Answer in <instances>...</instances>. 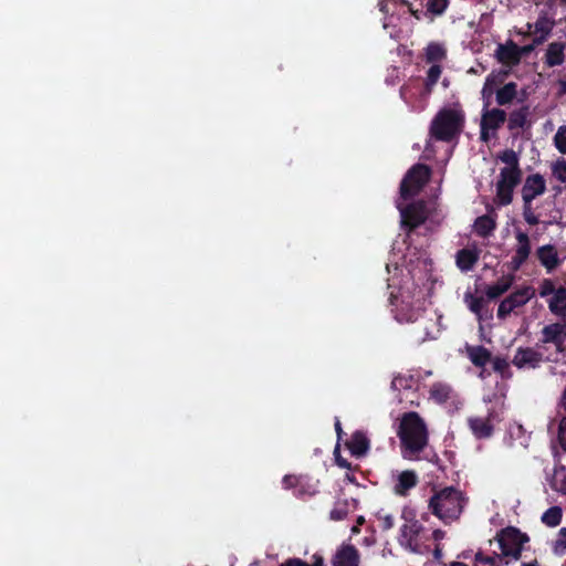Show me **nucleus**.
Here are the masks:
<instances>
[{
  "mask_svg": "<svg viewBox=\"0 0 566 566\" xmlns=\"http://www.w3.org/2000/svg\"><path fill=\"white\" fill-rule=\"evenodd\" d=\"M392 304L396 308V318L399 322L417 323L411 331L416 343L437 338L440 333L438 321L421 315L426 304L423 289L416 286L413 282H406L399 295L394 296Z\"/></svg>",
  "mask_w": 566,
  "mask_h": 566,
  "instance_id": "f257e3e1",
  "label": "nucleus"
},
{
  "mask_svg": "<svg viewBox=\"0 0 566 566\" xmlns=\"http://www.w3.org/2000/svg\"><path fill=\"white\" fill-rule=\"evenodd\" d=\"M398 437L401 441L403 458L412 459L427 446L428 429L418 413L408 412L400 420Z\"/></svg>",
  "mask_w": 566,
  "mask_h": 566,
  "instance_id": "f03ea898",
  "label": "nucleus"
},
{
  "mask_svg": "<svg viewBox=\"0 0 566 566\" xmlns=\"http://www.w3.org/2000/svg\"><path fill=\"white\" fill-rule=\"evenodd\" d=\"M467 497L462 491L448 486L437 491L429 500V510L443 523H451L460 517L465 505Z\"/></svg>",
  "mask_w": 566,
  "mask_h": 566,
  "instance_id": "7ed1b4c3",
  "label": "nucleus"
},
{
  "mask_svg": "<svg viewBox=\"0 0 566 566\" xmlns=\"http://www.w3.org/2000/svg\"><path fill=\"white\" fill-rule=\"evenodd\" d=\"M499 158L505 166L501 169L496 182V199L499 205L507 206L512 202L514 189L521 181L522 170L514 150L506 149Z\"/></svg>",
  "mask_w": 566,
  "mask_h": 566,
  "instance_id": "20e7f679",
  "label": "nucleus"
},
{
  "mask_svg": "<svg viewBox=\"0 0 566 566\" xmlns=\"http://www.w3.org/2000/svg\"><path fill=\"white\" fill-rule=\"evenodd\" d=\"M464 114L459 107L441 109L431 123L430 133L440 140H451L462 130Z\"/></svg>",
  "mask_w": 566,
  "mask_h": 566,
  "instance_id": "39448f33",
  "label": "nucleus"
},
{
  "mask_svg": "<svg viewBox=\"0 0 566 566\" xmlns=\"http://www.w3.org/2000/svg\"><path fill=\"white\" fill-rule=\"evenodd\" d=\"M399 544L411 553L426 554L430 551V534L417 520H408L400 527Z\"/></svg>",
  "mask_w": 566,
  "mask_h": 566,
  "instance_id": "423d86ee",
  "label": "nucleus"
},
{
  "mask_svg": "<svg viewBox=\"0 0 566 566\" xmlns=\"http://www.w3.org/2000/svg\"><path fill=\"white\" fill-rule=\"evenodd\" d=\"M538 294L542 298H545L549 312L559 317L562 321H566V287L557 285L551 279H544L541 281L538 286Z\"/></svg>",
  "mask_w": 566,
  "mask_h": 566,
  "instance_id": "0eeeda50",
  "label": "nucleus"
},
{
  "mask_svg": "<svg viewBox=\"0 0 566 566\" xmlns=\"http://www.w3.org/2000/svg\"><path fill=\"white\" fill-rule=\"evenodd\" d=\"M527 541L528 537L515 527H507L496 536L502 556L511 557L512 559L520 558L523 545Z\"/></svg>",
  "mask_w": 566,
  "mask_h": 566,
  "instance_id": "6e6552de",
  "label": "nucleus"
},
{
  "mask_svg": "<svg viewBox=\"0 0 566 566\" xmlns=\"http://www.w3.org/2000/svg\"><path fill=\"white\" fill-rule=\"evenodd\" d=\"M430 177V169L424 165H416L413 166L400 186L401 197L407 199L413 197L419 192V190L427 184Z\"/></svg>",
  "mask_w": 566,
  "mask_h": 566,
  "instance_id": "1a4fd4ad",
  "label": "nucleus"
},
{
  "mask_svg": "<svg viewBox=\"0 0 566 566\" xmlns=\"http://www.w3.org/2000/svg\"><path fill=\"white\" fill-rule=\"evenodd\" d=\"M565 343L566 321L549 323L542 328L538 343L542 348L552 345L557 353H562L565 349Z\"/></svg>",
  "mask_w": 566,
  "mask_h": 566,
  "instance_id": "9d476101",
  "label": "nucleus"
},
{
  "mask_svg": "<svg viewBox=\"0 0 566 566\" xmlns=\"http://www.w3.org/2000/svg\"><path fill=\"white\" fill-rule=\"evenodd\" d=\"M534 295L535 290L532 286H523L516 290L500 303L497 308V317L505 318L515 308L525 305L531 298L534 297Z\"/></svg>",
  "mask_w": 566,
  "mask_h": 566,
  "instance_id": "9b49d317",
  "label": "nucleus"
},
{
  "mask_svg": "<svg viewBox=\"0 0 566 566\" xmlns=\"http://www.w3.org/2000/svg\"><path fill=\"white\" fill-rule=\"evenodd\" d=\"M542 347H518L513 357L512 364L518 369H535L545 360Z\"/></svg>",
  "mask_w": 566,
  "mask_h": 566,
  "instance_id": "f8f14e48",
  "label": "nucleus"
},
{
  "mask_svg": "<svg viewBox=\"0 0 566 566\" xmlns=\"http://www.w3.org/2000/svg\"><path fill=\"white\" fill-rule=\"evenodd\" d=\"M546 189V180L541 174L535 172L526 176L521 189L523 203H532L536 198L543 196Z\"/></svg>",
  "mask_w": 566,
  "mask_h": 566,
  "instance_id": "ddd939ff",
  "label": "nucleus"
},
{
  "mask_svg": "<svg viewBox=\"0 0 566 566\" xmlns=\"http://www.w3.org/2000/svg\"><path fill=\"white\" fill-rule=\"evenodd\" d=\"M499 420V415L494 410H490L486 417H471L468 424L478 439L490 438L493 433L494 422Z\"/></svg>",
  "mask_w": 566,
  "mask_h": 566,
  "instance_id": "4468645a",
  "label": "nucleus"
},
{
  "mask_svg": "<svg viewBox=\"0 0 566 566\" xmlns=\"http://www.w3.org/2000/svg\"><path fill=\"white\" fill-rule=\"evenodd\" d=\"M505 119L506 113L504 111L499 108L486 109V107H484L481 119V138L488 140L490 133L493 135Z\"/></svg>",
  "mask_w": 566,
  "mask_h": 566,
  "instance_id": "2eb2a0df",
  "label": "nucleus"
},
{
  "mask_svg": "<svg viewBox=\"0 0 566 566\" xmlns=\"http://www.w3.org/2000/svg\"><path fill=\"white\" fill-rule=\"evenodd\" d=\"M516 244L514 248V255L512 256L511 264L514 270L520 269L528 259L532 245L530 237L521 229L515 230Z\"/></svg>",
  "mask_w": 566,
  "mask_h": 566,
  "instance_id": "dca6fc26",
  "label": "nucleus"
},
{
  "mask_svg": "<svg viewBox=\"0 0 566 566\" xmlns=\"http://www.w3.org/2000/svg\"><path fill=\"white\" fill-rule=\"evenodd\" d=\"M494 56L501 64L509 67L515 66L521 62L518 45L512 40H509L505 43H500L496 46Z\"/></svg>",
  "mask_w": 566,
  "mask_h": 566,
  "instance_id": "f3484780",
  "label": "nucleus"
},
{
  "mask_svg": "<svg viewBox=\"0 0 566 566\" xmlns=\"http://www.w3.org/2000/svg\"><path fill=\"white\" fill-rule=\"evenodd\" d=\"M536 256L547 273H552L562 264V259L559 258L558 251L552 244L539 247L536 250Z\"/></svg>",
  "mask_w": 566,
  "mask_h": 566,
  "instance_id": "a211bd4d",
  "label": "nucleus"
},
{
  "mask_svg": "<svg viewBox=\"0 0 566 566\" xmlns=\"http://www.w3.org/2000/svg\"><path fill=\"white\" fill-rule=\"evenodd\" d=\"M554 21L546 15H541L534 23H527V33H533L534 44H542L551 34Z\"/></svg>",
  "mask_w": 566,
  "mask_h": 566,
  "instance_id": "6ab92c4d",
  "label": "nucleus"
},
{
  "mask_svg": "<svg viewBox=\"0 0 566 566\" xmlns=\"http://www.w3.org/2000/svg\"><path fill=\"white\" fill-rule=\"evenodd\" d=\"M401 214V223L409 228H416L426 220V213L422 205H411L408 208H401L398 205Z\"/></svg>",
  "mask_w": 566,
  "mask_h": 566,
  "instance_id": "aec40b11",
  "label": "nucleus"
},
{
  "mask_svg": "<svg viewBox=\"0 0 566 566\" xmlns=\"http://www.w3.org/2000/svg\"><path fill=\"white\" fill-rule=\"evenodd\" d=\"M359 554L352 545H343L333 558V566H358Z\"/></svg>",
  "mask_w": 566,
  "mask_h": 566,
  "instance_id": "412c9836",
  "label": "nucleus"
},
{
  "mask_svg": "<svg viewBox=\"0 0 566 566\" xmlns=\"http://www.w3.org/2000/svg\"><path fill=\"white\" fill-rule=\"evenodd\" d=\"M566 44L563 42H552L547 45L544 63L548 67L559 66L565 62Z\"/></svg>",
  "mask_w": 566,
  "mask_h": 566,
  "instance_id": "4be33fe9",
  "label": "nucleus"
},
{
  "mask_svg": "<svg viewBox=\"0 0 566 566\" xmlns=\"http://www.w3.org/2000/svg\"><path fill=\"white\" fill-rule=\"evenodd\" d=\"M358 509V501L354 497L337 500L334 507L329 512V518L332 521H342L347 517L349 513L355 512Z\"/></svg>",
  "mask_w": 566,
  "mask_h": 566,
  "instance_id": "5701e85b",
  "label": "nucleus"
},
{
  "mask_svg": "<svg viewBox=\"0 0 566 566\" xmlns=\"http://www.w3.org/2000/svg\"><path fill=\"white\" fill-rule=\"evenodd\" d=\"M418 482L417 474L411 470H406L397 475L394 492L398 495H406V493L416 486Z\"/></svg>",
  "mask_w": 566,
  "mask_h": 566,
  "instance_id": "b1692460",
  "label": "nucleus"
},
{
  "mask_svg": "<svg viewBox=\"0 0 566 566\" xmlns=\"http://www.w3.org/2000/svg\"><path fill=\"white\" fill-rule=\"evenodd\" d=\"M347 447L353 455L363 457L369 449V440L364 432L356 431L352 434Z\"/></svg>",
  "mask_w": 566,
  "mask_h": 566,
  "instance_id": "393cba45",
  "label": "nucleus"
},
{
  "mask_svg": "<svg viewBox=\"0 0 566 566\" xmlns=\"http://www.w3.org/2000/svg\"><path fill=\"white\" fill-rule=\"evenodd\" d=\"M468 356L476 367H484L491 360V353L483 346H471L467 348Z\"/></svg>",
  "mask_w": 566,
  "mask_h": 566,
  "instance_id": "a878e982",
  "label": "nucleus"
},
{
  "mask_svg": "<svg viewBox=\"0 0 566 566\" xmlns=\"http://www.w3.org/2000/svg\"><path fill=\"white\" fill-rule=\"evenodd\" d=\"M476 251L463 249L457 253V265L461 271H470L478 262Z\"/></svg>",
  "mask_w": 566,
  "mask_h": 566,
  "instance_id": "bb28decb",
  "label": "nucleus"
},
{
  "mask_svg": "<svg viewBox=\"0 0 566 566\" xmlns=\"http://www.w3.org/2000/svg\"><path fill=\"white\" fill-rule=\"evenodd\" d=\"M513 277L511 275L502 276L494 284L486 287L485 294L489 298H496L504 294L512 285Z\"/></svg>",
  "mask_w": 566,
  "mask_h": 566,
  "instance_id": "cd10ccee",
  "label": "nucleus"
},
{
  "mask_svg": "<svg viewBox=\"0 0 566 566\" xmlns=\"http://www.w3.org/2000/svg\"><path fill=\"white\" fill-rule=\"evenodd\" d=\"M474 232L480 237L490 235L495 229V220L490 216H481L474 222Z\"/></svg>",
  "mask_w": 566,
  "mask_h": 566,
  "instance_id": "c85d7f7f",
  "label": "nucleus"
},
{
  "mask_svg": "<svg viewBox=\"0 0 566 566\" xmlns=\"http://www.w3.org/2000/svg\"><path fill=\"white\" fill-rule=\"evenodd\" d=\"M507 437L510 441H517L524 448L527 447L530 441V434L523 426L517 422L510 424L507 429Z\"/></svg>",
  "mask_w": 566,
  "mask_h": 566,
  "instance_id": "c756f323",
  "label": "nucleus"
},
{
  "mask_svg": "<svg viewBox=\"0 0 566 566\" xmlns=\"http://www.w3.org/2000/svg\"><path fill=\"white\" fill-rule=\"evenodd\" d=\"M517 85L513 82L505 84L496 91V102L499 105H507L516 97Z\"/></svg>",
  "mask_w": 566,
  "mask_h": 566,
  "instance_id": "7c9ffc66",
  "label": "nucleus"
},
{
  "mask_svg": "<svg viewBox=\"0 0 566 566\" xmlns=\"http://www.w3.org/2000/svg\"><path fill=\"white\" fill-rule=\"evenodd\" d=\"M451 387L443 382H437L430 389L431 398L439 403L447 401L451 397Z\"/></svg>",
  "mask_w": 566,
  "mask_h": 566,
  "instance_id": "2f4dec72",
  "label": "nucleus"
},
{
  "mask_svg": "<svg viewBox=\"0 0 566 566\" xmlns=\"http://www.w3.org/2000/svg\"><path fill=\"white\" fill-rule=\"evenodd\" d=\"M551 172L555 180L566 185V159L560 157L551 163Z\"/></svg>",
  "mask_w": 566,
  "mask_h": 566,
  "instance_id": "473e14b6",
  "label": "nucleus"
},
{
  "mask_svg": "<svg viewBox=\"0 0 566 566\" xmlns=\"http://www.w3.org/2000/svg\"><path fill=\"white\" fill-rule=\"evenodd\" d=\"M562 515L563 513L559 506H552L543 513L541 520L545 525L555 527L560 523Z\"/></svg>",
  "mask_w": 566,
  "mask_h": 566,
  "instance_id": "72a5a7b5",
  "label": "nucleus"
},
{
  "mask_svg": "<svg viewBox=\"0 0 566 566\" xmlns=\"http://www.w3.org/2000/svg\"><path fill=\"white\" fill-rule=\"evenodd\" d=\"M441 72H442V70H441L440 65H438V64H433L428 70L426 84H424L426 96H428L431 93L433 86L437 84L438 80L441 76Z\"/></svg>",
  "mask_w": 566,
  "mask_h": 566,
  "instance_id": "f704fd0d",
  "label": "nucleus"
},
{
  "mask_svg": "<svg viewBox=\"0 0 566 566\" xmlns=\"http://www.w3.org/2000/svg\"><path fill=\"white\" fill-rule=\"evenodd\" d=\"M446 57V50L441 44L430 43L426 49V59L430 63L440 62Z\"/></svg>",
  "mask_w": 566,
  "mask_h": 566,
  "instance_id": "c9c22d12",
  "label": "nucleus"
},
{
  "mask_svg": "<svg viewBox=\"0 0 566 566\" xmlns=\"http://www.w3.org/2000/svg\"><path fill=\"white\" fill-rule=\"evenodd\" d=\"M555 148L562 154L566 155V125L558 127L554 138Z\"/></svg>",
  "mask_w": 566,
  "mask_h": 566,
  "instance_id": "e433bc0d",
  "label": "nucleus"
},
{
  "mask_svg": "<svg viewBox=\"0 0 566 566\" xmlns=\"http://www.w3.org/2000/svg\"><path fill=\"white\" fill-rule=\"evenodd\" d=\"M415 384V379L411 376H396L391 381V388L394 390L411 388Z\"/></svg>",
  "mask_w": 566,
  "mask_h": 566,
  "instance_id": "4c0bfd02",
  "label": "nucleus"
},
{
  "mask_svg": "<svg viewBox=\"0 0 566 566\" xmlns=\"http://www.w3.org/2000/svg\"><path fill=\"white\" fill-rule=\"evenodd\" d=\"M553 551L557 555L566 554V527L559 530L558 536L553 544Z\"/></svg>",
  "mask_w": 566,
  "mask_h": 566,
  "instance_id": "58836bf2",
  "label": "nucleus"
},
{
  "mask_svg": "<svg viewBox=\"0 0 566 566\" xmlns=\"http://www.w3.org/2000/svg\"><path fill=\"white\" fill-rule=\"evenodd\" d=\"M525 120H526V115L524 112H522V111L513 112L509 118V128L513 129V128L523 127Z\"/></svg>",
  "mask_w": 566,
  "mask_h": 566,
  "instance_id": "ea45409f",
  "label": "nucleus"
},
{
  "mask_svg": "<svg viewBox=\"0 0 566 566\" xmlns=\"http://www.w3.org/2000/svg\"><path fill=\"white\" fill-rule=\"evenodd\" d=\"M448 7V0H428L427 9L434 14H441Z\"/></svg>",
  "mask_w": 566,
  "mask_h": 566,
  "instance_id": "a19ab883",
  "label": "nucleus"
},
{
  "mask_svg": "<svg viewBox=\"0 0 566 566\" xmlns=\"http://www.w3.org/2000/svg\"><path fill=\"white\" fill-rule=\"evenodd\" d=\"M523 218L530 226H535L539 222L538 217L533 210L532 203H523Z\"/></svg>",
  "mask_w": 566,
  "mask_h": 566,
  "instance_id": "79ce46f5",
  "label": "nucleus"
},
{
  "mask_svg": "<svg viewBox=\"0 0 566 566\" xmlns=\"http://www.w3.org/2000/svg\"><path fill=\"white\" fill-rule=\"evenodd\" d=\"M377 517L380 522V525L382 527V530H390L394 527L395 525V520H394V516L389 513H386L384 511H380L377 513Z\"/></svg>",
  "mask_w": 566,
  "mask_h": 566,
  "instance_id": "37998d69",
  "label": "nucleus"
},
{
  "mask_svg": "<svg viewBox=\"0 0 566 566\" xmlns=\"http://www.w3.org/2000/svg\"><path fill=\"white\" fill-rule=\"evenodd\" d=\"M475 560L480 563L490 564L492 566H501L502 563L501 556L496 554L494 556H484L482 553H478L475 555Z\"/></svg>",
  "mask_w": 566,
  "mask_h": 566,
  "instance_id": "c03bdc74",
  "label": "nucleus"
},
{
  "mask_svg": "<svg viewBox=\"0 0 566 566\" xmlns=\"http://www.w3.org/2000/svg\"><path fill=\"white\" fill-rule=\"evenodd\" d=\"M467 302L469 308L475 314H480L481 310L484 306V301L481 297L470 296V298Z\"/></svg>",
  "mask_w": 566,
  "mask_h": 566,
  "instance_id": "a18cd8bd",
  "label": "nucleus"
},
{
  "mask_svg": "<svg viewBox=\"0 0 566 566\" xmlns=\"http://www.w3.org/2000/svg\"><path fill=\"white\" fill-rule=\"evenodd\" d=\"M398 3L409 7V3L407 0H381L379 2V8H380V11L388 13L390 11V4L396 6Z\"/></svg>",
  "mask_w": 566,
  "mask_h": 566,
  "instance_id": "49530a36",
  "label": "nucleus"
},
{
  "mask_svg": "<svg viewBox=\"0 0 566 566\" xmlns=\"http://www.w3.org/2000/svg\"><path fill=\"white\" fill-rule=\"evenodd\" d=\"M493 369L497 373L504 374L509 369V361L502 357H495L492 360Z\"/></svg>",
  "mask_w": 566,
  "mask_h": 566,
  "instance_id": "de8ad7c7",
  "label": "nucleus"
},
{
  "mask_svg": "<svg viewBox=\"0 0 566 566\" xmlns=\"http://www.w3.org/2000/svg\"><path fill=\"white\" fill-rule=\"evenodd\" d=\"M558 440L562 448L566 451V416L562 418L559 423Z\"/></svg>",
  "mask_w": 566,
  "mask_h": 566,
  "instance_id": "09e8293b",
  "label": "nucleus"
},
{
  "mask_svg": "<svg viewBox=\"0 0 566 566\" xmlns=\"http://www.w3.org/2000/svg\"><path fill=\"white\" fill-rule=\"evenodd\" d=\"M493 93H494V90L491 88V86L485 85V84L483 85V88L481 91V95H482V98H483V101L485 103V107L489 106L490 99H491Z\"/></svg>",
  "mask_w": 566,
  "mask_h": 566,
  "instance_id": "8fccbe9b",
  "label": "nucleus"
},
{
  "mask_svg": "<svg viewBox=\"0 0 566 566\" xmlns=\"http://www.w3.org/2000/svg\"><path fill=\"white\" fill-rule=\"evenodd\" d=\"M499 75L494 74V73H491L490 75H488V77L485 78V82L484 84L485 85H489L491 86V88L495 90V87L497 86L499 84Z\"/></svg>",
  "mask_w": 566,
  "mask_h": 566,
  "instance_id": "3c124183",
  "label": "nucleus"
},
{
  "mask_svg": "<svg viewBox=\"0 0 566 566\" xmlns=\"http://www.w3.org/2000/svg\"><path fill=\"white\" fill-rule=\"evenodd\" d=\"M280 566H310L307 563L303 562L300 558H290Z\"/></svg>",
  "mask_w": 566,
  "mask_h": 566,
  "instance_id": "603ef678",
  "label": "nucleus"
},
{
  "mask_svg": "<svg viewBox=\"0 0 566 566\" xmlns=\"http://www.w3.org/2000/svg\"><path fill=\"white\" fill-rule=\"evenodd\" d=\"M536 45L537 44H534V42H533L532 44H528V45L518 46V55H520V57L522 59V56L527 55L528 53H531Z\"/></svg>",
  "mask_w": 566,
  "mask_h": 566,
  "instance_id": "864d4df0",
  "label": "nucleus"
},
{
  "mask_svg": "<svg viewBox=\"0 0 566 566\" xmlns=\"http://www.w3.org/2000/svg\"><path fill=\"white\" fill-rule=\"evenodd\" d=\"M429 534H430V539L432 538L436 542H439V541H441L444 537V532H442L440 530H436V531H433L432 533H429Z\"/></svg>",
  "mask_w": 566,
  "mask_h": 566,
  "instance_id": "5fc2aeb1",
  "label": "nucleus"
},
{
  "mask_svg": "<svg viewBox=\"0 0 566 566\" xmlns=\"http://www.w3.org/2000/svg\"><path fill=\"white\" fill-rule=\"evenodd\" d=\"M310 566H324V559L319 555H314V562Z\"/></svg>",
  "mask_w": 566,
  "mask_h": 566,
  "instance_id": "6e6d98bb",
  "label": "nucleus"
},
{
  "mask_svg": "<svg viewBox=\"0 0 566 566\" xmlns=\"http://www.w3.org/2000/svg\"><path fill=\"white\" fill-rule=\"evenodd\" d=\"M295 480H296V478H294V476H285V478L283 479V483H284V485H285L286 488H290V486L293 484V482H294Z\"/></svg>",
  "mask_w": 566,
  "mask_h": 566,
  "instance_id": "4d7b16f0",
  "label": "nucleus"
},
{
  "mask_svg": "<svg viewBox=\"0 0 566 566\" xmlns=\"http://www.w3.org/2000/svg\"><path fill=\"white\" fill-rule=\"evenodd\" d=\"M335 430L337 432L338 438H340V434L343 433L340 421L338 418L335 420Z\"/></svg>",
  "mask_w": 566,
  "mask_h": 566,
  "instance_id": "13d9d810",
  "label": "nucleus"
},
{
  "mask_svg": "<svg viewBox=\"0 0 566 566\" xmlns=\"http://www.w3.org/2000/svg\"><path fill=\"white\" fill-rule=\"evenodd\" d=\"M433 553L437 559L441 558V548L438 545L434 547Z\"/></svg>",
  "mask_w": 566,
  "mask_h": 566,
  "instance_id": "bf43d9fd",
  "label": "nucleus"
},
{
  "mask_svg": "<svg viewBox=\"0 0 566 566\" xmlns=\"http://www.w3.org/2000/svg\"><path fill=\"white\" fill-rule=\"evenodd\" d=\"M562 407L566 410V389L564 390L562 400H560Z\"/></svg>",
  "mask_w": 566,
  "mask_h": 566,
  "instance_id": "052dcab7",
  "label": "nucleus"
},
{
  "mask_svg": "<svg viewBox=\"0 0 566 566\" xmlns=\"http://www.w3.org/2000/svg\"><path fill=\"white\" fill-rule=\"evenodd\" d=\"M365 523V517L363 515H359L356 520V525H363Z\"/></svg>",
  "mask_w": 566,
  "mask_h": 566,
  "instance_id": "680f3d73",
  "label": "nucleus"
},
{
  "mask_svg": "<svg viewBox=\"0 0 566 566\" xmlns=\"http://www.w3.org/2000/svg\"><path fill=\"white\" fill-rule=\"evenodd\" d=\"M521 566H538L537 560H533L531 563H523Z\"/></svg>",
  "mask_w": 566,
  "mask_h": 566,
  "instance_id": "e2e57ef3",
  "label": "nucleus"
},
{
  "mask_svg": "<svg viewBox=\"0 0 566 566\" xmlns=\"http://www.w3.org/2000/svg\"><path fill=\"white\" fill-rule=\"evenodd\" d=\"M359 533V525H354L352 527V534H358Z\"/></svg>",
  "mask_w": 566,
  "mask_h": 566,
  "instance_id": "0e129e2a",
  "label": "nucleus"
},
{
  "mask_svg": "<svg viewBox=\"0 0 566 566\" xmlns=\"http://www.w3.org/2000/svg\"><path fill=\"white\" fill-rule=\"evenodd\" d=\"M451 566H467V565H465V564H463V563H460V562H453V563L451 564Z\"/></svg>",
  "mask_w": 566,
  "mask_h": 566,
  "instance_id": "69168bd1",
  "label": "nucleus"
},
{
  "mask_svg": "<svg viewBox=\"0 0 566 566\" xmlns=\"http://www.w3.org/2000/svg\"><path fill=\"white\" fill-rule=\"evenodd\" d=\"M337 463L340 465V467H346L347 463L345 461H340V460H337Z\"/></svg>",
  "mask_w": 566,
  "mask_h": 566,
  "instance_id": "338daca9",
  "label": "nucleus"
},
{
  "mask_svg": "<svg viewBox=\"0 0 566 566\" xmlns=\"http://www.w3.org/2000/svg\"><path fill=\"white\" fill-rule=\"evenodd\" d=\"M409 10H410V11H411V13L416 17V19H419V15L417 14V12H416V11H412L410 8H409Z\"/></svg>",
  "mask_w": 566,
  "mask_h": 566,
  "instance_id": "774afa93",
  "label": "nucleus"
}]
</instances>
